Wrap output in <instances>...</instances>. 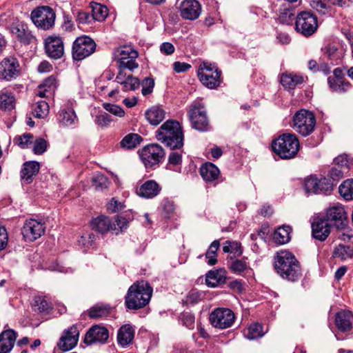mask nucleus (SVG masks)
<instances>
[{"instance_id": "nucleus-1", "label": "nucleus", "mask_w": 353, "mask_h": 353, "mask_svg": "<svg viewBox=\"0 0 353 353\" xmlns=\"http://www.w3.org/2000/svg\"><path fill=\"white\" fill-rule=\"evenodd\" d=\"M274 266L276 273L283 279L295 282L301 277L300 263L289 251L277 252L274 257Z\"/></svg>"}, {"instance_id": "nucleus-2", "label": "nucleus", "mask_w": 353, "mask_h": 353, "mask_svg": "<svg viewBox=\"0 0 353 353\" xmlns=\"http://www.w3.org/2000/svg\"><path fill=\"white\" fill-rule=\"evenodd\" d=\"M157 140L171 150H179L183 146L184 135L179 122L168 120L156 132Z\"/></svg>"}, {"instance_id": "nucleus-3", "label": "nucleus", "mask_w": 353, "mask_h": 353, "mask_svg": "<svg viewBox=\"0 0 353 353\" xmlns=\"http://www.w3.org/2000/svg\"><path fill=\"white\" fill-rule=\"evenodd\" d=\"M152 294V288L147 281L134 283L128 289L125 296V305L131 310L143 307L149 303Z\"/></svg>"}, {"instance_id": "nucleus-4", "label": "nucleus", "mask_w": 353, "mask_h": 353, "mask_svg": "<svg viewBox=\"0 0 353 353\" xmlns=\"http://www.w3.org/2000/svg\"><path fill=\"white\" fill-rule=\"evenodd\" d=\"M273 152L282 159L294 158L300 148L297 137L292 133H284L272 143Z\"/></svg>"}, {"instance_id": "nucleus-5", "label": "nucleus", "mask_w": 353, "mask_h": 353, "mask_svg": "<svg viewBox=\"0 0 353 353\" xmlns=\"http://www.w3.org/2000/svg\"><path fill=\"white\" fill-rule=\"evenodd\" d=\"M315 125V116L309 110L301 109L293 117V126L295 130L303 137L310 135L314 130Z\"/></svg>"}, {"instance_id": "nucleus-6", "label": "nucleus", "mask_w": 353, "mask_h": 353, "mask_svg": "<svg viewBox=\"0 0 353 353\" xmlns=\"http://www.w3.org/2000/svg\"><path fill=\"white\" fill-rule=\"evenodd\" d=\"M318 26L316 16L310 12H301L296 17L295 30L304 37H308L314 34Z\"/></svg>"}, {"instance_id": "nucleus-7", "label": "nucleus", "mask_w": 353, "mask_h": 353, "mask_svg": "<svg viewBox=\"0 0 353 353\" xmlns=\"http://www.w3.org/2000/svg\"><path fill=\"white\" fill-rule=\"evenodd\" d=\"M30 18L37 28L48 30L54 26L56 14L50 7L41 6L32 11Z\"/></svg>"}, {"instance_id": "nucleus-8", "label": "nucleus", "mask_w": 353, "mask_h": 353, "mask_svg": "<svg viewBox=\"0 0 353 353\" xmlns=\"http://www.w3.org/2000/svg\"><path fill=\"white\" fill-rule=\"evenodd\" d=\"M188 117L194 129L201 132L208 131L210 129L207 111L200 103L194 102L190 105Z\"/></svg>"}, {"instance_id": "nucleus-9", "label": "nucleus", "mask_w": 353, "mask_h": 353, "mask_svg": "<svg viewBox=\"0 0 353 353\" xmlns=\"http://www.w3.org/2000/svg\"><path fill=\"white\" fill-rule=\"evenodd\" d=\"M221 72L216 65L203 62L200 65L198 70V77L203 85L214 89L221 83Z\"/></svg>"}, {"instance_id": "nucleus-10", "label": "nucleus", "mask_w": 353, "mask_h": 353, "mask_svg": "<svg viewBox=\"0 0 353 353\" xmlns=\"http://www.w3.org/2000/svg\"><path fill=\"white\" fill-rule=\"evenodd\" d=\"M235 315L232 310L225 307L214 309L210 314L209 321L211 325L220 330L230 327L234 323Z\"/></svg>"}, {"instance_id": "nucleus-11", "label": "nucleus", "mask_w": 353, "mask_h": 353, "mask_svg": "<svg viewBox=\"0 0 353 353\" xmlns=\"http://www.w3.org/2000/svg\"><path fill=\"white\" fill-rule=\"evenodd\" d=\"M96 50V43L89 37H78L72 45V57L74 60L81 61L91 55Z\"/></svg>"}, {"instance_id": "nucleus-12", "label": "nucleus", "mask_w": 353, "mask_h": 353, "mask_svg": "<svg viewBox=\"0 0 353 353\" xmlns=\"http://www.w3.org/2000/svg\"><path fill=\"white\" fill-rule=\"evenodd\" d=\"M138 57V52L130 46H123L117 48L114 52V58L119 63L121 69L133 70L138 68V63L135 61Z\"/></svg>"}, {"instance_id": "nucleus-13", "label": "nucleus", "mask_w": 353, "mask_h": 353, "mask_svg": "<svg viewBox=\"0 0 353 353\" xmlns=\"http://www.w3.org/2000/svg\"><path fill=\"white\" fill-rule=\"evenodd\" d=\"M164 156V150L159 144L148 145L141 150L140 153V158L147 168L159 164Z\"/></svg>"}, {"instance_id": "nucleus-14", "label": "nucleus", "mask_w": 353, "mask_h": 353, "mask_svg": "<svg viewBox=\"0 0 353 353\" xmlns=\"http://www.w3.org/2000/svg\"><path fill=\"white\" fill-rule=\"evenodd\" d=\"M324 219L327 222L333 223L339 230H345L348 225L347 212L341 204L330 206L326 210Z\"/></svg>"}, {"instance_id": "nucleus-15", "label": "nucleus", "mask_w": 353, "mask_h": 353, "mask_svg": "<svg viewBox=\"0 0 353 353\" xmlns=\"http://www.w3.org/2000/svg\"><path fill=\"white\" fill-rule=\"evenodd\" d=\"M21 72L20 64L18 60L13 57L4 58L0 62V79L10 81L16 79Z\"/></svg>"}, {"instance_id": "nucleus-16", "label": "nucleus", "mask_w": 353, "mask_h": 353, "mask_svg": "<svg viewBox=\"0 0 353 353\" xmlns=\"http://www.w3.org/2000/svg\"><path fill=\"white\" fill-rule=\"evenodd\" d=\"M333 183L331 180L325 177L317 178L310 176L305 181V188L307 192L314 194H327L332 190Z\"/></svg>"}, {"instance_id": "nucleus-17", "label": "nucleus", "mask_w": 353, "mask_h": 353, "mask_svg": "<svg viewBox=\"0 0 353 353\" xmlns=\"http://www.w3.org/2000/svg\"><path fill=\"white\" fill-rule=\"evenodd\" d=\"M45 225L36 219L27 220L22 229V235L26 241L32 242L40 238L45 232Z\"/></svg>"}, {"instance_id": "nucleus-18", "label": "nucleus", "mask_w": 353, "mask_h": 353, "mask_svg": "<svg viewBox=\"0 0 353 353\" xmlns=\"http://www.w3.org/2000/svg\"><path fill=\"white\" fill-rule=\"evenodd\" d=\"M45 51L52 59H61L64 54L63 39L58 36H49L44 41Z\"/></svg>"}, {"instance_id": "nucleus-19", "label": "nucleus", "mask_w": 353, "mask_h": 353, "mask_svg": "<svg viewBox=\"0 0 353 353\" xmlns=\"http://www.w3.org/2000/svg\"><path fill=\"white\" fill-rule=\"evenodd\" d=\"M79 332L75 325H72L68 329L63 331L57 347L59 350L66 352L74 348L79 341Z\"/></svg>"}, {"instance_id": "nucleus-20", "label": "nucleus", "mask_w": 353, "mask_h": 353, "mask_svg": "<svg viewBox=\"0 0 353 353\" xmlns=\"http://www.w3.org/2000/svg\"><path fill=\"white\" fill-rule=\"evenodd\" d=\"M109 338V332L105 327L95 325L92 326L86 332L84 343L90 345L93 343H105Z\"/></svg>"}, {"instance_id": "nucleus-21", "label": "nucleus", "mask_w": 353, "mask_h": 353, "mask_svg": "<svg viewBox=\"0 0 353 353\" xmlns=\"http://www.w3.org/2000/svg\"><path fill=\"white\" fill-rule=\"evenodd\" d=\"M179 11L183 19L194 20L199 17L201 6L196 0H185L180 4Z\"/></svg>"}, {"instance_id": "nucleus-22", "label": "nucleus", "mask_w": 353, "mask_h": 353, "mask_svg": "<svg viewBox=\"0 0 353 353\" xmlns=\"http://www.w3.org/2000/svg\"><path fill=\"white\" fill-rule=\"evenodd\" d=\"M10 31L12 34L21 43L29 45L35 40L34 36L30 30L27 24L19 22L11 26Z\"/></svg>"}, {"instance_id": "nucleus-23", "label": "nucleus", "mask_w": 353, "mask_h": 353, "mask_svg": "<svg viewBox=\"0 0 353 353\" xmlns=\"http://www.w3.org/2000/svg\"><path fill=\"white\" fill-rule=\"evenodd\" d=\"M331 232L330 224L324 218H316L312 223V236L320 241H324Z\"/></svg>"}, {"instance_id": "nucleus-24", "label": "nucleus", "mask_w": 353, "mask_h": 353, "mask_svg": "<svg viewBox=\"0 0 353 353\" xmlns=\"http://www.w3.org/2000/svg\"><path fill=\"white\" fill-rule=\"evenodd\" d=\"M343 75V71L340 68H336L333 71V76L328 77V83L332 90L337 92H345L351 88V84L345 81Z\"/></svg>"}, {"instance_id": "nucleus-25", "label": "nucleus", "mask_w": 353, "mask_h": 353, "mask_svg": "<svg viewBox=\"0 0 353 353\" xmlns=\"http://www.w3.org/2000/svg\"><path fill=\"white\" fill-rule=\"evenodd\" d=\"M40 170V165L37 161H27L23 163L20 172L21 180L23 183L30 184L33 178L37 175Z\"/></svg>"}, {"instance_id": "nucleus-26", "label": "nucleus", "mask_w": 353, "mask_h": 353, "mask_svg": "<svg viewBox=\"0 0 353 353\" xmlns=\"http://www.w3.org/2000/svg\"><path fill=\"white\" fill-rule=\"evenodd\" d=\"M161 190L160 185L155 181L148 180L137 188L136 192L142 198L152 199L159 194Z\"/></svg>"}, {"instance_id": "nucleus-27", "label": "nucleus", "mask_w": 353, "mask_h": 353, "mask_svg": "<svg viewBox=\"0 0 353 353\" xmlns=\"http://www.w3.org/2000/svg\"><path fill=\"white\" fill-rule=\"evenodd\" d=\"M226 274V270L223 268L209 271L205 278L207 285L211 288H215L225 283L227 279Z\"/></svg>"}, {"instance_id": "nucleus-28", "label": "nucleus", "mask_w": 353, "mask_h": 353, "mask_svg": "<svg viewBox=\"0 0 353 353\" xmlns=\"http://www.w3.org/2000/svg\"><path fill=\"white\" fill-rule=\"evenodd\" d=\"M17 334L12 330L3 331L0 334V353H8L13 347Z\"/></svg>"}, {"instance_id": "nucleus-29", "label": "nucleus", "mask_w": 353, "mask_h": 353, "mask_svg": "<svg viewBox=\"0 0 353 353\" xmlns=\"http://www.w3.org/2000/svg\"><path fill=\"white\" fill-rule=\"evenodd\" d=\"M91 227L101 233L106 232L109 230H116L117 228L114 223H112L110 219L105 216H99L91 221Z\"/></svg>"}, {"instance_id": "nucleus-30", "label": "nucleus", "mask_w": 353, "mask_h": 353, "mask_svg": "<svg viewBox=\"0 0 353 353\" xmlns=\"http://www.w3.org/2000/svg\"><path fill=\"white\" fill-rule=\"evenodd\" d=\"M134 337V330L129 325L126 324L121 326L118 330L117 341L119 345L125 347L130 345Z\"/></svg>"}, {"instance_id": "nucleus-31", "label": "nucleus", "mask_w": 353, "mask_h": 353, "mask_svg": "<svg viewBox=\"0 0 353 353\" xmlns=\"http://www.w3.org/2000/svg\"><path fill=\"white\" fill-rule=\"evenodd\" d=\"M147 121L152 125H159L165 116V110L158 105H154L145 113Z\"/></svg>"}, {"instance_id": "nucleus-32", "label": "nucleus", "mask_w": 353, "mask_h": 353, "mask_svg": "<svg viewBox=\"0 0 353 353\" xmlns=\"http://www.w3.org/2000/svg\"><path fill=\"white\" fill-rule=\"evenodd\" d=\"M352 314L350 311H341L335 318V323L339 330L342 332L350 330L352 327Z\"/></svg>"}, {"instance_id": "nucleus-33", "label": "nucleus", "mask_w": 353, "mask_h": 353, "mask_svg": "<svg viewBox=\"0 0 353 353\" xmlns=\"http://www.w3.org/2000/svg\"><path fill=\"white\" fill-rule=\"evenodd\" d=\"M200 174L205 181H212L218 178L220 171L213 163H205L201 167Z\"/></svg>"}, {"instance_id": "nucleus-34", "label": "nucleus", "mask_w": 353, "mask_h": 353, "mask_svg": "<svg viewBox=\"0 0 353 353\" xmlns=\"http://www.w3.org/2000/svg\"><path fill=\"white\" fill-rule=\"evenodd\" d=\"M292 228L289 225H283L276 230L273 235L274 241L279 245L287 243L290 240Z\"/></svg>"}, {"instance_id": "nucleus-35", "label": "nucleus", "mask_w": 353, "mask_h": 353, "mask_svg": "<svg viewBox=\"0 0 353 353\" xmlns=\"http://www.w3.org/2000/svg\"><path fill=\"white\" fill-rule=\"evenodd\" d=\"M303 77L296 74H283L281 77V84L286 88L294 89L298 84L303 82Z\"/></svg>"}, {"instance_id": "nucleus-36", "label": "nucleus", "mask_w": 353, "mask_h": 353, "mask_svg": "<svg viewBox=\"0 0 353 353\" xmlns=\"http://www.w3.org/2000/svg\"><path fill=\"white\" fill-rule=\"evenodd\" d=\"M111 312V307L108 304H97L88 310V316L91 319H99L108 316Z\"/></svg>"}, {"instance_id": "nucleus-37", "label": "nucleus", "mask_w": 353, "mask_h": 353, "mask_svg": "<svg viewBox=\"0 0 353 353\" xmlns=\"http://www.w3.org/2000/svg\"><path fill=\"white\" fill-rule=\"evenodd\" d=\"M142 140V137L138 134L130 133L122 139L120 145L124 149L132 150L137 148Z\"/></svg>"}, {"instance_id": "nucleus-38", "label": "nucleus", "mask_w": 353, "mask_h": 353, "mask_svg": "<svg viewBox=\"0 0 353 353\" xmlns=\"http://www.w3.org/2000/svg\"><path fill=\"white\" fill-rule=\"evenodd\" d=\"M77 116L72 109H62L59 114V121L64 126H70L75 123Z\"/></svg>"}, {"instance_id": "nucleus-39", "label": "nucleus", "mask_w": 353, "mask_h": 353, "mask_svg": "<svg viewBox=\"0 0 353 353\" xmlns=\"http://www.w3.org/2000/svg\"><path fill=\"white\" fill-rule=\"evenodd\" d=\"M92 17L99 21H103L108 14V9L106 6L98 3H94L91 5Z\"/></svg>"}, {"instance_id": "nucleus-40", "label": "nucleus", "mask_w": 353, "mask_h": 353, "mask_svg": "<svg viewBox=\"0 0 353 353\" xmlns=\"http://www.w3.org/2000/svg\"><path fill=\"white\" fill-rule=\"evenodd\" d=\"M340 195L346 201L353 199V179L344 181L339 188Z\"/></svg>"}, {"instance_id": "nucleus-41", "label": "nucleus", "mask_w": 353, "mask_h": 353, "mask_svg": "<svg viewBox=\"0 0 353 353\" xmlns=\"http://www.w3.org/2000/svg\"><path fill=\"white\" fill-rule=\"evenodd\" d=\"M49 112V105L44 101L37 102L32 106V114L38 119H44Z\"/></svg>"}, {"instance_id": "nucleus-42", "label": "nucleus", "mask_w": 353, "mask_h": 353, "mask_svg": "<svg viewBox=\"0 0 353 353\" xmlns=\"http://www.w3.org/2000/svg\"><path fill=\"white\" fill-rule=\"evenodd\" d=\"M34 306L35 310H38L41 313H49L52 309V305L46 296H38L34 298Z\"/></svg>"}, {"instance_id": "nucleus-43", "label": "nucleus", "mask_w": 353, "mask_h": 353, "mask_svg": "<svg viewBox=\"0 0 353 353\" xmlns=\"http://www.w3.org/2000/svg\"><path fill=\"white\" fill-rule=\"evenodd\" d=\"M353 255V250L350 246L339 245L336 248L333 252V256L340 259L341 261L351 259Z\"/></svg>"}, {"instance_id": "nucleus-44", "label": "nucleus", "mask_w": 353, "mask_h": 353, "mask_svg": "<svg viewBox=\"0 0 353 353\" xmlns=\"http://www.w3.org/2000/svg\"><path fill=\"white\" fill-rule=\"evenodd\" d=\"M220 247V243L218 240L214 241L211 245H210L206 254L205 256L208 259V263L210 265H214L216 263V252Z\"/></svg>"}, {"instance_id": "nucleus-45", "label": "nucleus", "mask_w": 353, "mask_h": 353, "mask_svg": "<svg viewBox=\"0 0 353 353\" xmlns=\"http://www.w3.org/2000/svg\"><path fill=\"white\" fill-rule=\"evenodd\" d=\"M14 97L11 93L3 92L0 94V108L1 110H12L14 106Z\"/></svg>"}, {"instance_id": "nucleus-46", "label": "nucleus", "mask_w": 353, "mask_h": 353, "mask_svg": "<svg viewBox=\"0 0 353 353\" xmlns=\"http://www.w3.org/2000/svg\"><path fill=\"white\" fill-rule=\"evenodd\" d=\"M324 52L327 57L333 61L337 62L342 58L341 50H339L334 44L327 45L324 49Z\"/></svg>"}, {"instance_id": "nucleus-47", "label": "nucleus", "mask_w": 353, "mask_h": 353, "mask_svg": "<svg viewBox=\"0 0 353 353\" xmlns=\"http://www.w3.org/2000/svg\"><path fill=\"white\" fill-rule=\"evenodd\" d=\"M245 335L248 339L251 340L263 336L264 332L262 325L258 323L250 325Z\"/></svg>"}, {"instance_id": "nucleus-48", "label": "nucleus", "mask_w": 353, "mask_h": 353, "mask_svg": "<svg viewBox=\"0 0 353 353\" xmlns=\"http://www.w3.org/2000/svg\"><path fill=\"white\" fill-rule=\"evenodd\" d=\"M278 19L279 22L283 24H292L294 19V14L293 10L289 8H284L281 9Z\"/></svg>"}, {"instance_id": "nucleus-49", "label": "nucleus", "mask_w": 353, "mask_h": 353, "mask_svg": "<svg viewBox=\"0 0 353 353\" xmlns=\"http://www.w3.org/2000/svg\"><path fill=\"white\" fill-rule=\"evenodd\" d=\"M223 251L225 253H232L234 256H240L242 254L241 244L237 242L227 241L223 247Z\"/></svg>"}, {"instance_id": "nucleus-50", "label": "nucleus", "mask_w": 353, "mask_h": 353, "mask_svg": "<svg viewBox=\"0 0 353 353\" xmlns=\"http://www.w3.org/2000/svg\"><path fill=\"white\" fill-rule=\"evenodd\" d=\"M33 135L31 134H24L19 136L14 139V141L22 149L28 148L33 143Z\"/></svg>"}, {"instance_id": "nucleus-51", "label": "nucleus", "mask_w": 353, "mask_h": 353, "mask_svg": "<svg viewBox=\"0 0 353 353\" xmlns=\"http://www.w3.org/2000/svg\"><path fill=\"white\" fill-rule=\"evenodd\" d=\"M57 86V79L54 77L51 76L46 79L43 83L39 86V89H44L48 93L53 92Z\"/></svg>"}, {"instance_id": "nucleus-52", "label": "nucleus", "mask_w": 353, "mask_h": 353, "mask_svg": "<svg viewBox=\"0 0 353 353\" xmlns=\"http://www.w3.org/2000/svg\"><path fill=\"white\" fill-rule=\"evenodd\" d=\"M32 151L36 154H43L47 149L48 143L42 138H37L33 142Z\"/></svg>"}, {"instance_id": "nucleus-53", "label": "nucleus", "mask_w": 353, "mask_h": 353, "mask_svg": "<svg viewBox=\"0 0 353 353\" xmlns=\"http://www.w3.org/2000/svg\"><path fill=\"white\" fill-rule=\"evenodd\" d=\"M140 81L138 78L128 75L127 77V81L123 85V90H135L139 88Z\"/></svg>"}, {"instance_id": "nucleus-54", "label": "nucleus", "mask_w": 353, "mask_h": 353, "mask_svg": "<svg viewBox=\"0 0 353 353\" xmlns=\"http://www.w3.org/2000/svg\"><path fill=\"white\" fill-rule=\"evenodd\" d=\"M310 6L322 14H327L330 9V7L325 3L323 2L322 0H312L310 2Z\"/></svg>"}, {"instance_id": "nucleus-55", "label": "nucleus", "mask_w": 353, "mask_h": 353, "mask_svg": "<svg viewBox=\"0 0 353 353\" xmlns=\"http://www.w3.org/2000/svg\"><path fill=\"white\" fill-rule=\"evenodd\" d=\"M103 108L105 110L115 116L122 117L125 115V112L123 108L117 105L104 103Z\"/></svg>"}, {"instance_id": "nucleus-56", "label": "nucleus", "mask_w": 353, "mask_h": 353, "mask_svg": "<svg viewBox=\"0 0 353 353\" xmlns=\"http://www.w3.org/2000/svg\"><path fill=\"white\" fill-rule=\"evenodd\" d=\"M125 208L123 202L119 201L115 198H112L108 204L107 209L111 213H114L123 210Z\"/></svg>"}, {"instance_id": "nucleus-57", "label": "nucleus", "mask_w": 353, "mask_h": 353, "mask_svg": "<svg viewBox=\"0 0 353 353\" xmlns=\"http://www.w3.org/2000/svg\"><path fill=\"white\" fill-rule=\"evenodd\" d=\"M154 81L152 78H145L142 83V94L145 96L152 92Z\"/></svg>"}, {"instance_id": "nucleus-58", "label": "nucleus", "mask_w": 353, "mask_h": 353, "mask_svg": "<svg viewBox=\"0 0 353 353\" xmlns=\"http://www.w3.org/2000/svg\"><path fill=\"white\" fill-rule=\"evenodd\" d=\"M92 183L96 188H105L108 187V179L103 174H97L92 178Z\"/></svg>"}, {"instance_id": "nucleus-59", "label": "nucleus", "mask_w": 353, "mask_h": 353, "mask_svg": "<svg viewBox=\"0 0 353 353\" xmlns=\"http://www.w3.org/2000/svg\"><path fill=\"white\" fill-rule=\"evenodd\" d=\"M334 161L336 167L340 168L346 172H348V160L345 154L339 155L334 159Z\"/></svg>"}, {"instance_id": "nucleus-60", "label": "nucleus", "mask_w": 353, "mask_h": 353, "mask_svg": "<svg viewBox=\"0 0 353 353\" xmlns=\"http://www.w3.org/2000/svg\"><path fill=\"white\" fill-rule=\"evenodd\" d=\"M111 121V117L105 112L99 114L95 119V123L101 127L107 126Z\"/></svg>"}, {"instance_id": "nucleus-61", "label": "nucleus", "mask_w": 353, "mask_h": 353, "mask_svg": "<svg viewBox=\"0 0 353 353\" xmlns=\"http://www.w3.org/2000/svg\"><path fill=\"white\" fill-rule=\"evenodd\" d=\"M230 269L235 273H240L247 268V264L242 260L236 259L232 262Z\"/></svg>"}, {"instance_id": "nucleus-62", "label": "nucleus", "mask_w": 353, "mask_h": 353, "mask_svg": "<svg viewBox=\"0 0 353 353\" xmlns=\"http://www.w3.org/2000/svg\"><path fill=\"white\" fill-rule=\"evenodd\" d=\"M181 321L183 325L189 329L193 327L194 324V316L189 312H184L181 316Z\"/></svg>"}, {"instance_id": "nucleus-63", "label": "nucleus", "mask_w": 353, "mask_h": 353, "mask_svg": "<svg viewBox=\"0 0 353 353\" xmlns=\"http://www.w3.org/2000/svg\"><path fill=\"white\" fill-rule=\"evenodd\" d=\"M94 239V235L93 234L83 235L81 236L80 239L78 240V243L83 248H89L92 245Z\"/></svg>"}, {"instance_id": "nucleus-64", "label": "nucleus", "mask_w": 353, "mask_h": 353, "mask_svg": "<svg viewBox=\"0 0 353 353\" xmlns=\"http://www.w3.org/2000/svg\"><path fill=\"white\" fill-rule=\"evenodd\" d=\"M112 223H114L116 224V227L117 228L116 230H119L121 232L125 230L128 226V220L125 217L119 215L114 217V221H112Z\"/></svg>"}]
</instances>
